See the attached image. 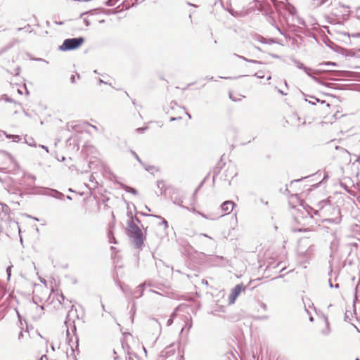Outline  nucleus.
<instances>
[{
	"instance_id": "obj_9",
	"label": "nucleus",
	"mask_w": 360,
	"mask_h": 360,
	"mask_svg": "<svg viewBox=\"0 0 360 360\" xmlns=\"http://www.w3.org/2000/svg\"><path fill=\"white\" fill-rule=\"evenodd\" d=\"M236 175V168L233 165H229L227 169H226L221 175L220 176V179H222L225 181H228V184L231 185V180Z\"/></svg>"
},
{
	"instance_id": "obj_52",
	"label": "nucleus",
	"mask_w": 360,
	"mask_h": 360,
	"mask_svg": "<svg viewBox=\"0 0 360 360\" xmlns=\"http://www.w3.org/2000/svg\"><path fill=\"white\" fill-rule=\"evenodd\" d=\"M176 315V309H175L174 311H173L172 313V314L170 315V318L174 320V319L175 318Z\"/></svg>"
},
{
	"instance_id": "obj_54",
	"label": "nucleus",
	"mask_w": 360,
	"mask_h": 360,
	"mask_svg": "<svg viewBox=\"0 0 360 360\" xmlns=\"http://www.w3.org/2000/svg\"><path fill=\"white\" fill-rule=\"evenodd\" d=\"M260 42L263 43V44H267V39L262 37H261V39H260Z\"/></svg>"
},
{
	"instance_id": "obj_26",
	"label": "nucleus",
	"mask_w": 360,
	"mask_h": 360,
	"mask_svg": "<svg viewBox=\"0 0 360 360\" xmlns=\"http://www.w3.org/2000/svg\"><path fill=\"white\" fill-rule=\"evenodd\" d=\"M319 66H320V67L334 66L335 67V66H337V64L334 62L328 61V62H323V63H319Z\"/></svg>"
},
{
	"instance_id": "obj_3",
	"label": "nucleus",
	"mask_w": 360,
	"mask_h": 360,
	"mask_svg": "<svg viewBox=\"0 0 360 360\" xmlns=\"http://www.w3.org/2000/svg\"><path fill=\"white\" fill-rule=\"evenodd\" d=\"M330 208L331 209H327V211L326 212V216L322 219V221L338 224L341 221L342 219L340 209L338 206L334 205L331 203Z\"/></svg>"
},
{
	"instance_id": "obj_22",
	"label": "nucleus",
	"mask_w": 360,
	"mask_h": 360,
	"mask_svg": "<svg viewBox=\"0 0 360 360\" xmlns=\"http://www.w3.org/2000/svg\"><path fill=\"white\" fill-rule=\"evenodd\" d=\"M221 167L219 166H216L213 169V176H212V181L213 183L215 182V179L218 175L220 174L221 172Z\"/></svg>"
},
{
	"instance_id": "obj_29",
	"label": "nucleus",
	"mask_w": 360,
	"mask_h": 360,
	"mask_svg": "<svg viewBox=\"0 0 360 360\" xmlns=\"http://www.w3.org/2000/svg\"><path fill=\"white\" fill-rule=\"evenodd\" d=\"M131 153L141 165H144V163L142 162V160L135 151L131 150Z\"/></svg>"
},
{
	"instance_id": "obj_56",
	"label": "nucleus",
	"mask_w": 360,
	"mask_h": 360,
	"mask_svg": "<svg viewBox=\"0 0 360 360\" xmlns=\"http://www.w3.org/2000/svg\"><path fill=\"white\" fill-rule=\"evenodd\" d=\"M329 0H319V5H323L326 4Z\"/></svg>"
},
{
	"instance_id": "obj_13",
	"label": "nucleus",
	"mask_w": 360,
	"mask_h": 360,
	"mask_svg": "<svg viewBox=\"0 0 360 360\" xmlns=\"http://www.w3.org/2000/svg\"><path fill=\"white\" fill-rule=\"evenodd\" d=\"M303 241H300L299 246H298V253L300 255H302L304 257H309L310 256L313 251L314 250V245H309L307 250H304V248L302 245Z\"/></svg>"
},
{
	"instance_id": "obj_5",
	"label": "nucleus",
	"mask_w": 360,
	"mask_h": 360,
	"mask_svg": "<svg viewBox=\"0 0 360 360\" xmlns=\"http://www.w3.org/2000/svg\"><path fill=\"white\" fill-rule=\"evenodd\" d=\"M303 207L304 211H299L295 217V219L298 223L309 224L314 217V207L308 204H301Z\"/></svg>"
},
{
	"instance_id": "obj_35",
	"label": "nucleus",
	"mask_w": 360,
	"mask_h": 360,
	"mask_svg": "<svg viewBox=\"0 0 360 360\" xmlns=\"http://www.w3.org/2000/svg\"><path fill=\"white\" fill-rule=\"evenodd\" d=\"M1 98L5 100L6 102L12 103L13 100L11 98L7 96V95L4 94L1 96Z\"/></svg>"
},
{
	"instance_id": "obj_62",
	"label": "nucleus",
	"mask_w": 360,
	"mask_h": 360,
	"mask_svg": "<svg viewBox=\"0 0 360 360\" xmlns=\"http://www.w3.org/2000/svg\"><path fill=\"white\" fill-rule=\"evenodd\" d=\"M177 358H178V360H184V356L179 354H178Z\"/></svg>"
},
{
	"instance_id": "obj_1",
	"label": "nucleus",
	"mask_w": 360,
	"mask_h": 360,
	"mask_svg": "<svg viewBox=\"0 0 360 360\" xmlns=\"http://www.w3.org/2000/svg\"><path fill=\"white\" fill-rule=\"evenodd\" d=\"M127 233L132 239L133 243L136 248L140 249L142 248L145 238L141 229L133 220H129L127 222Z\"/></svg>"
},
{
	"instance_id": "obj_57",
	"label": "nucleus",
	"mask_w": 360,
	"mask_h": 360,
	"mask_svg": "<svg viewBox=\"0 0 360 360\" xmlns=\"http://www.w3.org/2000/svg\"><path fill=\"white\" fill-rule=\"evenodd\" d=\"M177 105V103H176V101H172L170 103V105H171V108H174V107L175 105Z\"/></svg>"
},
{
	"instance_id": "obj_50",
	"label": "nucleus",
	"mask_w": 360,
	"mask_h": 360,
	"mask_svg": "<svg viewBox=\"0 0 360 360\" xmlns=\"http://www.w3.org/2000/svg\"><path fill=\"white\" fill-rule=\"evenodd\" d=\"M94 11L91 10V11H87V12H84L82 13L81 15H80V18H82L84 15H86L88 13H93Z\"/></svg>"
},
{
	"instance_id": "obj_6",
	"label": "nucleus",
	"mask_w": 360,
	"mask_h": 360,
	"mask_svg": "<svg viewBox=\"0 0 360 360\" xmlns=\"http://www.w3.org/2000/svg\"><path fill=\"white\" fill-rule=\"evenodd\" d=\"M291 60L297 68L302 70L308 76H309L316 82L324 84L323 82L320 81V79L318 77L311 74V72H312L314 75H319L322 71H324L323 70H312L311 68L305 66L302 63H301L300 60H297L295 58H291Z\"/></svg>"
},
{
	"instance_id": "obj_36",
	"label": "nucleus",
	"mask_w": 360,
	"mask_h": 360,
	"mask_svg": "<svg viewBox=\"0 0 360 360\" xmlns=\"http://www.w3.org/2000/svg\"><path fill=\"white\" fill-rule=\"evenodd\" d=\"M349 315H352V313L349 311H346V312L345 313V317H344V319L345 321L350 320Z\"/></svg>"
},
{
	"instance_id": "obj_23",
	"label": "nucleus",
	"mask_w": 360,
	"mask_h": 360,
	"mask_svg": "<svg viewBox=\"0 0 360 360\" xmlns=\"http://www.w3.org/2000/svg\"><path fill=\"white\" fill-rule=\"evenodd\" d=\"M6 137L9 139H12L13 142H18L20 141V136L18 135L8 134L4 132Z\"/></svg>"
},
{
	"instance_id": "obj_64",
	"label": "nucleus",
	"mask_w": 360,
	"mask_h": 360,
	"mask_svg": "<svg viewBox=\"0 0 360 360\" xmlns=\"http://www.w3.org/2000/svg\"><path fill=\"white\" fill-rule=\"evenodd\" d=\"M278 92L282 95H286L287 94L286 93H284L282 90L281 89H278Z\"/></svg>"
},
{
	"instance_id": "obj_48",
	"label": "nucleus",
	"mask_w": 360,
	"mask_h": 360,
	"mask_svg": "<svg viewBox=\"0 0 360 360\" xmlns=\"http://www.w3.org/2000/svg\"><path fill=\"white\" fill-rule=\"evenodd\" d=\"M260 307H261V308H262L263 310H266L267 307H266V304H264V303H263V302H261V303H260Z\"/></svg>"
},
{
	"instance_id": "obj_33",
	"label": "nucleus",
	"mask_w": 360,
	"mask_h": 360,
	"mask_svg": "<svg viewBox=\"0 0 360 360\" xmlns=\"http://www.w3.org/2000/svg\"><path fill=\"white\" fill-rule=\"evenodd\" d=\"M148 129V127L146 126V127H143L137 128V129H136V131L138 133L143 134V133H144V132H145Z\"/></svg>"
},
{
	"instance_id": "obj_10",
	"label": "nucleus",
	"mask_w": 360,
	"mask_h": 360,
	"mask_svg": "<svg viewBox=\"0 0 360 360\" xmlns=\"http://www.w3.org/2000/svg\"><path fill=\"white\" fill-rule=\"evenodd\" d=\"M170 199L173 202L174 204H176L180 207H182L183 208H185L186 210H189L188 207H185L182 205V203L184 202L183 200V195L180 193L179 190L177 189H172L171 193H170Z\"/></svg>"
},
{
	"instance_id": "obj_44",
	"label": "nucleus",
	"mask_w": 360,
	"mask_h": 360,
	"mask_svg": "<svg viewBox=\"0 0 360 360\" xmlns=\"http://www.w3.org/2000/svg\"><path fill=\"white\" fill-rule=\"evenodd\" d=\"M109 238H110V239H109V240H110V243H115V244H116V243H117V240H116V239L115 238V237H113V236H112V238H111V237H109Z\"/></svg>"
},
{
	"instance_id": "obj_40",
	"label": "nucleus",
	"mask_w": 360,
	"mask_h": 360,
	"mask_svg": "<svg viewBox=\"0 0 360 360\" xmlns=\"http://www.w3.org/2000/svg\"><path fill=\"white\" fill-rule=\"evenodd\" d=\"M136 311V304L135 302H133V304L131 306V312L132 313V315L134 316Z\"/></svg>"
},
{
	"instance_id": "obj_61",
	"label": "nucleus",
	"mask_w": 360,
	"mask_h": 360,
	"mask_svg": "<svg viewBox=\"0 0 360 360\" xmlns=\"http://www.w3.org/2000/svg\"><path fill=\"white\" fill-rule=\"evenodd\" d=\"M17 314H18V316L20 324L22 326V318H21V316H20V314L18 312H17Z\"/></svg>"
},
{
	"instance_id": "obj_18",
	"label": "nucleus",
	"mask_w": 360,
	"mask_h": 360,
	"mask_svg": "<svg viewBox=\"0 0 360 360\" xmlns=\"http://www.w3.org/2000/svg\"><path fill=\"white\" fill-rule=\"evenodd\" d=\"M120 288L126 297H132L131 292H133V290L129 286L120 285Z\"/></svg>"
},
{
	"instance_id": "obj_19",
	"label": "nucleus",
	"mask_w": 360,
	"mask_h": 360,
	"mask_svg": "<svg viewBox=\"0 0 360 360\" xmlns=\"http://www.w3.org/2000/svg\"><path fill=\"white\" fill-rule=\"evenodd\" d=\"M122 188L127 192V193H132L134 195H136L138 193L137 192V190L134 188H132L131 186H129L127 185H125V184H122Z\"/></svg>"
},
{
	"instance_id": "obj_14",
	"label": "nucleus",
	"mask_w": 360,
	"mask_h": 360,
	"mask_svg": "<svg viewBox=\"0 0 360 360\" xmlns=\"http://www.w3.org/2000/svg\"><path fill=\"white\" fill-rule=\"evenodd\" d=\"M302 96L304 97V99L306 101H308L309 103H310L312 105H315L316 103H321V104H323L326 103V101H322L314 96H309L304 94L303 91H300Z\"/></svg>"
},
{
	"instance_id": "obj_28",
	"label": "nucleus",
	"mask_w": 360,
	"mask_h": 360,
	"mask_svg": "<svg viewBox=\"0 0 360 360\" xmlns=\"http://www.w3.org/2000/svg\"><path fill=\"white\" fill-rule=\"evenodd\" d=\"M119 0H108V1H105L104 4L107 6H113L117 4V2Z\"/></svg>"
},
{
	"instance_id": "obj_2",
	"label": "nucleus",
	"mask_w": 360,
	"mask_h": 360,
	"mask_svg": "<svg viewBox=\"0 0 360 360\" xmlns=\"http://www.w3.org/2000/svg\"><path fill=\"white\" fill-rule=\"evenodd\" d=\"M26 189L27 193L30 194L48 195L59 200L64 198V194L55 189L46 187H37L34 186L32 183H28Z\"/></svg>"
},
{
	"instance_id": "obj_32",
	"label": "nucleus",
	"mask_w": 360,
	"mask_h": 360,
	"mask_svg": "<svg viewBox=\"0 0 360 360\" xmlns=\"http://www.w3.org/2000/svg\"><path fill=\"white\" fill-rule=\"evenodd\" d=\"M142 166L148 172H152L153 170H155V167L154 166H151V165L147 166L145 163H144V165H142Z\"/></svg>"
},
{
	"instance_id": "obj_7",
	"label": "nucleus",
	"mask_w": 360,
	"mask_h": 360,
	"mask_svg": "<svg viewBox=\"0 0 360 360\" xmlns=\"http://www.w3.org/2000/svg\"><path fill=\"white\" fill-rule=\"evenodd\" d=\"M327 209H331L330 201L328 200H321L314 207V215L319 217L322 221V219L326 216Z\"/></svg>"
},
{
	"instance_id": "obj_24",
	"label": "nucleus",
	"mask_w": 360,
	"mask_h": 360,
	"mask_svg": "<svg viewBox=\"0 0 360 360\" xmlns=\"http://www.w3.org/2000/svg\"><path fill=\"white\" fill-rule=\"evenodd\" d=\"M325 319H326V328L322 330L321 333L324 335H328L330 332V329L329 327V322H328V318H326Z\"/></svg>"
},
{
	"instance_id": "obj_51",
	"label": "nucleus",
	"mask_w": 360,
	"mask_h": 360,
	"mask_svg": "<svg viewBox=\"0 0 360 360\" xmlns=\"http://www.w3.org/2000/svg\"><path fill=\"white\" fill-rule=\"evenodd\" d=\"M199 236H204V237L208 238L210 240H213V238L212 237L209 236L208 235H207L205 233H200L199 235Z\"/></svg>"
},
{
	"instance_id": "obj_63",
	"label": "nucleus",
	"mask_w": 360,
	"mask_h": 360,
	"mask_svg": "<svg viewBox=\"0 0 360 360\" xmlns=\"http://www.w3.org/2000/svg\"><path fill=\"white\" fill-rule=\"evenodd\" d=\"M39 147L44 148V150H46V151L47 153H49V149H48V147L45 146H43V145H39Z\"/></svg>"
},
{
	"instance_id": "obj_43",
	"label": "nucleus",
	"mask_w": 360,
	"mask_h": 360,
	"mask_svg": "<svg viewBox=\"0 0 360 360\" xmlns=\"http://www.w3.org/2000/svg\"><path fill=\"white\" fill-rule=\"evenodd\" d=\"M274 43H276V39H272V38H271V39H267V44H274Z\"/></svg>"
},
{
	"instance_id": "obj_4",
	"label": "nucleus",
	"mask_w": 360,
	"mask_h": 360,
	"mask_svg": "<svg viewBox=\"0 0 360 360\" xmlns=\"http://www.w3.org/2000/svg\"><path fill=\"white\" fill-rule=\"evenodd\" d=\"M84 41L85 39L83 37L66 39L59 46V50L62 51L75 50L80 47L84 44Z\"/></svg>"
},
{
	"instance_id": "obj_59",
	"label": "nucleus",
	"mask_w": 360,
	"mask_h": 360,
	"mask_svg": "<svg viewBox=\"0 0 360 360\" xmlns=\"http://www.w3.org/2000/svg\"><path fill=\"white\" fill-rule=\"evenodd\" d=\"M70 82H71L72 83H75V75H72V76L70 77Z\"/></svg>"
},
{
	"instance_id": "obj_16",
	"label": "nucleus",
	"mask_w": 360,
	"mask_h": 360,
	"mask_svg": "<svg viewBox=\"0 0 360 360\" xmlns=\"http://www.w3.org/2000/svg\"><path fill=\"white\" fill-rule=\"evenodd\" d=\"M144 291V284H140L136 290L131 292L133 299L139 298L143 296Z\"/></svg>"
},
{
	"instance_id": "obj_39",
	"label": "nucleus",
	"mask_w": 360,
	"mask_h": 360,
	"mask_svg": "<svg viewBox=\"0 0 360 360\" xmlns=\"http://www.w3.org/2000/svg\"><path fill=\"white\" fill-rule=\"evenodd\" d=\"M297 231H298L300 232H302V231H304V232L311 231V229L310 228H300V229H298Z\"/></svg>"
},
{
	"instance_id": "obj_17",
	"label": "nucleus",
	"mask_w": 360,
	"mask_h": 360,
	"mask_svg": "<svg viewBox=\"0 0 360 360\" xmlns=\"http://www.w3.org/2000/svg\"><path fill=\"white\" fill-rule=\"evenodd\" d=\"M140 214H142V215H144V216H150V217H153L160 219L162 220V221H161V223L160 224H163L165 226V229H167L168 227V222H167V221L166 219H165L164 218H162L160 215L147 214H144V213H142V212H140Z\"/></svg>"
},
{
	"instance_id": "obj_34",
	"label": "nucleus",
	"mask_w": 360,
	"mask_h": 360,
	"mask_svg": "<svg viewBox=\"0 0 360 360\" xmlns=\"http://www.w3.org/2000/svg\"><path fill=\"white\" fill-rule=\"evenodd\" d=\"M13 266H8L7 268H6V274H7V276H8V280L10 279V277L11 276V269H12Z\"/></svg>"
},
{
	"instance_id": "obj_55",
	"label": "nucleus",
	"mask_w": 360,
	"mask_h": 360,
	"mask_svg": "<svg viewBox=\"0 0 360 360\" xmlns=\"http://www.w3.org/2000/svg\"><path fill=\"white\" fill-rule=\"evenodd\" d=\"M267 319H268V316H262L257 318V320H266Z\"/></svg>"
},
{
	"instance_id": "obj_38",
	"label": "nucleus",
	"mask_w": 360,
	"mask_h": 360,
	"mask_svg": "<svg viewBox=\"0 0 360 360\" xmlns=\"http://www.w3.org/2000/svg\"><path fill=\"white\" fill-rule=\"evenodd\" d=\"M248 62L251 63H255V64H261L262 63L261 61L253 60V59H248Z\"/></svg>"
},
{
	"instance_id": "obj_47",
	"label": "nucleus",
	"mask_w": 360,
	"mask_h": 360,
	"mask_svg": "<svg viewBox=\"0 0 360 360\" xmlns=\"http://www.w3.org/2000/svg\"><path fill=\"white\" fill-rule=\"evenodd\" d=\"M136 221L137 224H141V220L139 217H137L136 215L134 217V221Z\"/></svg>"
},
{
	"instance_id": "obj_8",
	"label": "nucleus",
	"mask_w": 360,
	"mask_h": 360,
	"mask_svg": "<svg viewBox=\"0 0 360 360\" xmlns=\"http://www.w3.org/2000/svg\"><path fill=\"white\" fill-rule=\"evenodd\" d=\"M246 288V286L243 285V283L236 285L231 291V293L229 296V303L233 304L236 300L238 295L241 293L242 291H244Z\"/></svg>"
},
{
	"instance_id": "obj_30",
	"label": "nucleus",
	"mask_w": 360,
	"mask_h": 360,
	"mask_svg": "<svg viewBox=\"0 0 360 360\" xmlns=\"http://www.w3.org/2000/svg\"><path fill=\"white\" fill-rule=\"evenodd\" d=\"M127 215L128 217L130 218L129 220H133L134 221V217L132 215V212L131 210H130V207H129V203L127 204Z\"/></svg>"
},
{
	"instance_id": "obj_37",
	"label": "nucleus",
	"mask_w": 360,
	"mask_h": 360,
	"mask_svg": "<svg viewBox=\"0 0 360 360\" xmlns=\"http://www.w3.org/2000/svg\"><path fill=\"white\" fill-rule=\"evenodd\" d=\"M255 77L259 78V79H262L264 77L263 72H256L255 75H254Z\"/></svg>"
},
{
	"instance_id": "obj_49",
	"label": "nucleus",
	"mask_w": 360,
	"mask_h": 360,
	"mask_svg": "<svg viewBox=\"0 0 360 360\" xmlns=\"http://www.w3.org/2000/svg\"><path fill=\"white\" fill-rule=\"evenodd\" d=\"M23 338V330L22 329L18 335V340H21Z\"/></svg>"
},
{
	"instance_id": "obj_45",
	"label": "nucleus",
	"mask_w": 360,
	"mask_h": 360,
	"mask_svg": "<svg viewBox=\"0 0 360 360\" xmlns=\"http://www.w3.org/2000/svg\"><path fill=\"white\" fill-rule=\"evenodd\" d=\"M174 320L169 317V319L167 321V326H169L173 323Z\"/></svg>"
},
{
	"instance_id": "obj_21",
	"label": "nucleus",
	"mask_w": 360,
	"mask_h": 360,
	"mask_svg": "<svg viewBox=\"0 0 360 360\" xmlns=\"http://www.w3.org/2000/svg\"><path fill=\"white\" fill-rule=\"evenodd\" d=\"M157 186H158V188L160 189V195L165 193L166 189H165V185L164 181L162 180L158 181Z\"/></svg>"
},
{
	"instance_id": "obj_41",
	"label": "nucleus",
	"mask_w": 360,
	"mask_h": 360,
	"mask_svg": "<svg viewBox=\"0 0 360 360\" xmlns=\"http://www.w3.org/2000/svg\"><path fill=\"white\" fill-rule=\"evenodd\" d=\"M151 320H152L153 321H154V323H155L158 326L159 329L160 330V328H161V325H160V323L158 321V320H157L156 319H155V318H153Z\"/></svg>"
},
{
	"instance_id": "obj_53",
	"label": "nucleus",
	"mask_w": 360,
	"mask_h": 360,
	"mask_svg": "<svg viewBox=\"0 0 360 360\" xmlns=\"http://www.w3.org/2000/svg\"><path fill=\"white\" fill-rule=\"evenodd\" d=\"M84 22L85 23L86 26H87V27L90 25V22H89V19H87V18L84 19Z\"/></svg>"
},
{
	"instance_id": "obj_27",
	"label": "nucleus",
	"mask_w": 360,
	"mask_h": 360,
	"mask_svg": "<svg viewBox=\"0 0 360 360\" xmlns=\"http://www.w3.org/2000/svg\"><path fill=\"white\" fill-rule=\"evenodd\" d=\"M281 264V263L271 264L266 266L265 271H271V269H276V268L279 267Z\"/></svg>"
},
{
	"instance_id": "obj_60",
	"label": "nucleus",
	"mask_w": 360,
	"mask_h": 360,
	"mask_svg": "<svg viewBox=\"0 0 360 360\" xmlns=\"http://www.w3.org/2000/svg\"><path fill=\"white\" fill-rule=\"evenodd\" d=\"M328 285H329V287H330V288H333V283H332V280H331V278H329V279H328Z\"/></svg>"
},
{
	"instance_id": "obj_11",
	"label": "nucleus",
	"mask_w": 360,
	"mask_h": 360,
	"mask_svg": "<svg viewBox=\"0 0 360 360\" xmlns=\"http://www.w3.org/2000/svg\"><path fill=\"white\" fill-rule=\"evenodd\" d=\"M234 206L235 203L233 201L227 200L224 202L220 206L221 213L219 217H222L226 214L230 213L233 210Z\"/></svg>"
},
{
	"instance_id": "obj_12",
	"label": "nucleus",
	"mask_w": 360,
	"mask_h": 360,
	"mask_svg": "<svg viewBox=\"0 0 360 360\" xmlns=\"http://www.w3.org/2000/svg\"><path fill=\"white\" fill-rule=\"evenodd\" d=\"M175 353V345L174 344H171L167 346L163 350L161 351L160 354V358H168Z\"/></svg>"
},
{
	"instance_id": "obj_46",
	"label": "nucleus",
	"mask_w": 360,
	"mask_h": 360,
	"mask_svg": "<svg viewBox=\"0 0 360 360\" xmlns=\"http://www.w3.org/2000/svg\"><path fill=\"white\" fill-rule=\"evenodd\" d=\"M181 117H171L170 119H169V121L170 122H173V121L179 120H181Z\"/></svg>"
},
{
	"instance_id": "obj_25",
	"label": "nucleus",
	"mask_w": 360,
	"mask_h": 360,
	"mask_svg": "<svg viewBox=\"0 0 360 360\" xmlns=\"http://www.w3.org/2000/svg\"><path fill=\"white\" fill-rule=\"evenodd\" d=\"M25 141L28 146H36L34 141L32 137H25Z\"/></svg>"
},
{
	"instance_id": "obj_15",
	"label": "nucleus",
	"mask_w": 360,
	"mask_h": 360,
	"mask_svg": "<svg viewBox=\"0 0 360 360\" xmlns=\"http://www.w3.org/2000/svg\"><path fill=\"white\" fill-rule=\"evenodd\" d=\"M66 335H67L68 345L70 347L71 352L73 354L75 352L74 345H75L76 348H77L79 346V340H78L77 337H76L75 342H74L72 341V338H70V331H69L68 328L66 330Z\"/></svg>"
},
{
	"instance_id": "obj_31",
	"label": "nucleus",
	"mask_w": 360,
	"mask_h": 360,
	"mask_svg": "<svg viewBox=\"0 0 360 360\" xmlns=\"http://www.w3.org/2000/svg\"><path fill=\"white\" fill-rule=\"evenodd\" d=\"M25 178L26 179L27 181L31 180L32 181H34L36 180V176L34 175H32L30 174L25 175Z\"/></svg>"
},
{
	"instance_id": "obj_20",
	"label": "nucleus",
	"mask_w": 360,
	"mask_h": 360,
	"mask_svg": "<svg viewBox=\"0 0 360 360\" xmlns=\"http://www.w3.org/2000/svg\"><path fill=\"white\" fill-rule=\"evenodd\" d=\"M215 262H219L220 264L223 266H227V264L229 263V260L222 256H216Z\"/></svg>"
},
{
	"instance_id": "obj_58",
	"label": "nucleus",
	"mask_w": 360,
	"mask_h": 360,
	"mask_svg": "<svg viewBox=\"0 0 360 360\" xmlns=\"http://www.w3.org/2000/svg\"><path fill=\"white\" fill-rule=\"evenodd\" d=\"M60 300H58V301L60 303H61L62 302H63L65 300V296L63 294H61L60 295Z\"/></svg>"
},
{
	"instance_id": "obj_42",
	"label": "nucleus",
	"mask_w": 360,
	"mask_h": 360,
	"mask_svg": "<svg viewBox=\"0 0 360 360\" xmlns=\"http://www.w3.org/2000/svg\"><path fill=\"white\" fill-rule=\"evenodd\" d=\"M234 56L238 57V58H240V59H242V60H245V61H246V62H248V58H245L244 56H239V55L236 54V53L234 54Z\"/></svg>"
}]
</instances>
